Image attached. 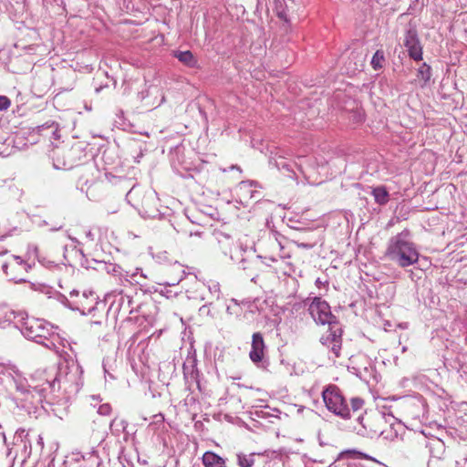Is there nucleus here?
I'll list each match as a JSON object with an SVG mask.
<instances>
[{
    "mask_svg": "<svg viewBox=\"0 0 467 467\" xmlns=\"http://www.w3.org/2000/svg\"><path fill=\"white\" fill-rule=\"evenodd\" d=\"M76 253L79 254V255H80L82 258H84V259H85V254H84V253H83V251H82V250H80V249H77V250H76Z\"/></svg>",
    "mask_w": 467,
    "mask_h": 467,
    "instance_id": "3c124183",
    "label": "nucleus"
},
{
    "mask_svg": "<svg viewBox=\"0 0 467 467\" xmlns=\"http://www.w3.org/2000/svg\"><path fill=\"white\" fill-rule=\"evenodd\" d=\"M342 326L340 324L332 325L328 327L327 332L320 337L319 341L323 346L330 348L336 358H339L342 348Z\"/></svg>",
    "mask_w": 467,
    "mask_h": 467,
    "instance_id": "9d476101",
    "label": "nucleus"
},
{
    "mask_svg": "<svg viewBox=\"0 0 467 467\" xmlns=\"http://www.w3.org/2000/svg\"><path fill=\"white\" fill-rule=\"evenodd\" d=\"M75 150L73 149L57 148L52 150L51 158L53 167L56 170H70L75 167L73 160Z\"/></svg>",
    "mask_w": 467,
    "mask_h": 467,
    "instance_id": "f8f14e48",
    "label": "nucleus"
},
{
    "mask_svg": "<svg viewBox=\"0 0 467 467\" xmlns=\"http://www.w3.org/2000/svg\"><path fill=\"white\" fill-rule=\"evenodd\" d=\"M16 310L7 309L5 311V317L6 318V321H8L9 323H14L15 326L17 327L18 322H16Z\"/></svg>",
    "mask_w": 467,
    "mask_h": 467,
    "instance_id": "72a5a7b5",
    "label": "nucleus"
},
{
    "mask_svg": "<svg viewBox=\"0 0 467 467\" xmlns=\"http://www.w3.org/2000/svg\"><path fill=\"white\" fill-rule=\"evenodd\" d=\"M61 228H62V225H59L58 227H55L52 230L53 231H57V230H60Z\"/></svg>",
    "mask_w": 467,
    "mask_h": 467,
    "instance_id": "6e6d98bb",
    "label": "nucleus"
},
{
    "mask_svg": "<svg viewBox=\"0 0 467 467\" xmlns=\"http://www.w3.org/2000/svg\"><path fill=\"white\" fill-rule=\"evenodd\" d=\"M267 410H262L260 411H256L255 414L258 417H261L263 419H268L270 417H275L278 418V414L281 413V411L278 409H271L269 407H266Z\"/></svg>",
    "mask_w": 467,
    "mask_h": 467,
    "instance_id": "a878e982",
    "label": "nucleus"
},
{
    "mask_svg": "<svg viewBox=\"0 0 467 467\" xmlns=\"http://www.w3.org/2000/svg\"><path fill=\"white\" fill-rule=\"evenodd\" d=\"M116 119H115V122L116 124L120 127L121 129L123 130H126L127 128L130 127V122L126 119L125 116H124V111L122 109H118L117 112H116Z\"/></svg>",
    "mask_w": 467,
    "mask_h": 467,
    "instance_id": "bb28decb",
    "label": "nucleus"
},
{
    "mask_svg": "<svg viewBox=\"0 0 467 467\" xmlns=\"http://www.w3.org/2000/svg\"><path fill=\"white\" fill-rule=\"evenodd\" d=\"M410 59L415 61L422 60V47L416 37V35L410 30Z\"/></svg>",
    "mask_w": 467,
    "mask_h": 467,
    "instance_id": "412c9836",
    "label": "nucleus"
},
{
    "mask_svg": "<svg viewBox=\"0 0 467 467\" xmlns=\"http://www.w3.org/2000/svg\"><path fill=\"white\" fill-rule=\"evenodd\" d=\"M399 398H397L396 396H391V397H389L388 400H397Z\"/></svg>",
    "mask_w": 467,
    "mask_h": 467,
    "instance_id": "864d4df0",
    "label": "nucleus"
},
{
    "mask_svg": "<svg viewBox=\"0 0 467 467\" xmlns=\"http://www.w3.org/2000/svg\"><path fill=\"white\" fill-rule=\"evenodd\" d=\"M174 57L182 62L183 65L195 68L198 67V60L194 57L192 51L186 50V51H175Z\"/></svg>",
    "mask_w": 467,
    "mask_h": 467,
    "instance_id": "6ab92c4d",
    "label": "nucleus"
},
{
    "mask_svg": "<svg viewBox=\"0 0 467 467\" xmlns=\"http://www.w3.org/2000/svg\"><path fill=\"white\" fill-rule=\"evenodd\" d=\"M309 314L314 321L318 325H336L339 324L336 316L331 312L328 303L321 297L316 296L308 306Z\"/></svg>",
    "mask_w": 467,
    "mask_h": 467,
    "instance_id": "423d86ee",
    "label": "nucleus"
},
{
    "mask_svg": "<svg viewBox=\"0 0 467 467\" xmlns=\"http://www.w3.org/2000/svg\"><path fill=\"white\" fill-rule=\"evenodd\" d=\"M386 255L400 266L409 265V232L404 230L389 241Z\"/></svg>",
    "mask_w": 467,
    "mask_h": 467,
    "instance_id": "39448f33",
    "label": "nucleus"
},
{
    "mask_svg": "<svg viewBox=\"0 0 467 467\" xmlns=\"http://www.w3.org/2000/svg\"><path fill=\"white\" fill-rule=\"evenodd\" d=\"M183 374L185 378H191V379L194 380L198 388H200V372L197 368V359L195 358H188L183 364Z\"/></svg>",
    "mask_w": 467,
    "mask_h": 467,
    "instance_id": "dca6fc26",
    "label": "nucleus"
},
{
    "mask_svg": "<svg viewBox=\"0 0 467 467\" xmlns=\"http://www.w3.org/2000/svg\"><path fill=\"white\" fill-rule=\"evenodd\" d=\"M73 302L70 303V309L79 311L82 314L91 313L98 304V296L92 291H84L81 295L78 290L69 293Z\"/></svg>",
    "mask_w": 467,
    "mask_h": 467,
    "instance_id": "6e6552de",
    "label": "nucleus"
},
{
    "mask_svg": "<svg viewBox=\"0 0 467 467\" xmlns=\"http://www.w3.org/2000/svg\"><path fill=\"white\" fill-rule=\"evenodd\" d=\"M406 350H407V347H406V346H403V347L401 348V352H402V353H405V352H406Z\"/></svg>",
    "mask_w": 467,
    "mask_h": 467,
    "instance_id": "5fc2aeb1",
    "label": "nucleus"
},
{
    "mask_svg": "<svg viewBox=\"0 0 467 467\" xmlns=\"http://www.w3.org/2000/svg\"><path fill=\"white\" fill-rule=\"evenodd\" d=\"M231 302L233 303V305L227 306L226 312L229 315L238 316L240 314V306L239 304L237 303V300L233 298Z\"/></svg>",
    "mask_w": 467,
    "mask_h": 467,
    "instance_id": "2f4dec72",
    "label": "nucleus"
},
{
    "mask_svg": "<svg viewBox=\"0 0 467 467\" xmlns=\"http://www.w3.org/2000/svg\"><path fill=\"white\" fill-rule=\"evenodd\" d=\"M11 101L5 96H0V111L5 110L10 107Z\"/></svg>",
    "mask_w": 467,
    "mask_h": 467,
    "instance_id": "58836bf2",
    "label": "nucleus"
},
{
    "mask_svg": "<svg viewBox=\"0 0 467 467\" xmlns=\"http://www.w3.org/2000/svg\"><path fill=\"white\" fill-rule=\"evenodd\" d=\"M208 289L213 297H215L216 299L220 298L221 290L220 285L218 283L213 282L208 285Z\"/></svg>",
    "mask_w": 467,
    "mask_h": 467,
    "instance_id": "473e14b6",
    "label": "nucleus"
},
{
    "mask_svg": "<svg viewBox=\"0 0 467 467\" xmlns=\"http://www.w3.org/2000/svg\"><path fill=\"white\" fill-rule=\"evenodd\" d=\"M202 461L204 467H226L225 460L213 451H205Z\"/></svg>",
    "mask_w": 467,
    "mask_h": 467,
    "instance_id": "f3484780",
    "label": "nucleus"
},
{
    "mask_svg": "<svg viewBox=\"0 0 467 467\" xmlns=\"http://www.w3.org/2000/svg\"><path fill=\"white\" fill-rule=\"evenodd\" d=\"M357 420L365 430L389 441L403 440L407 431V426L404 423L391 413L386 414L384 411L361 413L357 416Z\"/></svg>",
    "mask_w": 467,
    "mask_h": 467,
    "instance_id": "f03ea898",
    "label": "nucleus"
},
{
    "mask_svg": "<svg viewBox=\"0 0 467 467\" xmlns=\"http://www.w3.org/2000/svg\"><path fill=\"white\" fill-rule=\"evenodd\" d=\"M385 63V55L384 51L381 49L377 50L370 61L371 67L375 70H379L383 67V65Z\"/></svg>",
    "mask_w": 467,
    "mask_h": 467,
    "instance_id": "b1692460",
    "label": "nucleus"
},
{
    "mask_svg": "<svg viewBox=\"0 0 467 467\" xmlns=\"http://www.w3.org/2000/svg\"><path fill=\"white\" fill-rule=\"evenodd\" d=\"M346 454H348L350 457L355 459H366L376 462V460L373 457L357 450H348L346 451Z\"/></svg>",
    "mask_w": 467,
    "mask_h": 467,
    "instance_id": "c85d7f7f",
    "label": "nucleus"
},
{
    "mask_svg": "<svg viewBox=\"0 0 467 467\" xmlns=\"http://www.w3.org/2000/svg\"><path fill=\"white\" fill-rule=\"evenodd\" d=\"M111 412V407L109 403L102 404L98 409V413L100 415H109Z\"/></svg>",
    "mask_w": 467,
    "mask_h": 467,
    "instance_id": "4c0bfd02",
    "label": "nucleus"
},
{
    "mask_svg": "<svg viewBox=\"0 0 467 467\" xmlns=\"http://www.w3.org/2000/svg\"><path fill=\"white\" fill-rule=\"evenodd\" d=\"M239 267L243 270H246L247 269V260L246 259H242L240 262H239Z\"/></svg>",
    "mask_w": 467,
    "mask_h": 467,
    "instance_id": "49530a36",
    "label": "nucleus"
},
{
    "mask_svg": "<svg viewBox=\"0 0 467 467\" xmlns=\"http://www.w3.org/2000/svg\"><path fill=\"white\" fill-rule=\"evenodd\" d=\"M57 300L61 302L64 306L70 308V303L73 302V298L69 296V297H67L66 296L62 294L57 295Z\"/></svg>",
    "mask_w": 467,
    "mask_h": 467,
    "instance_id": "ea45409f",
    "label": "nucleus"
},
{
    "mask_svg": "<svg viewBox=\"0 0 467 467\" xmlns=\"http://www.w3.org/2000/svg\"><path fill=\"white\" fill-rule=\"evenodd\" d=\"M154 423H162L164 421V416L161 413L155 414L153 416Z\"/></svg>",
    "mask_w": 467,
    "mask_h": 467,
    "instance_id": "37998d69",
    "label": "nucleus"
},
{
    "mask_svg": "<svg viewBox=\"0 0 467 467\" xmlns=\"http://www.w3.org/2000/svg\"><path fill=\"white\" fill-rule=\"evenodd\" d=\"M33 265L25 261L18 255H12V260L2 265V270L11 281L16 284L26 282L22 277V273H28L32 269Z\"/></svg>",
    "mask_w": 467,
    "mask_h": 467,
    "instance_id": "0eeeda50",
    "label": "nucleus"
},
{
    "mask_svg": "<svg viewBox=\"0 0 467 467\" xmlns=\"http://www.w3.org/2000/svg\"><path fill=\"white\" fill-rule=\"evenodd\" d=\"M410 414L414 420L420 422L428 420V405L424 398L418 393L410 395Z\"/></svg>",
    "mask_w": 467,
    "mask_h": 467,
    "instance_id": "ddd939ff",
    "label": "nucleus"
},
{
    "mask_svg": "<svg viewBox=\"0 0 467 467\" xmlns=\"http://www.w3.org/2000/svg\"><path fill=\"white\" fill-rule=\"evenodd\" d=\"M82 368L77 361L65 360L58 366L38 368L26 379L16 369L3 372L2 382L16 391L15 400L27 413L36 412L49 396L63 389L72 397L83 386Z\"/></svg>",
    "mask_w": 467,
    "mask_h": 467,
    "instance_id": "f257e3e1",
    "label": "nucleus"
},
{
    "mask_svg": "<svg viewBox=\"0 0 467 467\" xmlns=\"http://www.w3.org/2000/svg\"><path fill=\"white\" fill-rule=\"evenodd\" d=\"M128 427L127 420L123 419L114 418L109 424L110 431L113 435L119 436L120 433L125 432Z\"/></svg>",
    "mask_w": 467,
    "mask_h": 467,
    "instance_id": "4be33fe9",
    "label": "nucleus"
},
{
    "mask_svg": "<svg viewBox=\"0 0 467 467\" xmlns=\"http://www.w3.org/2000/svg\"><path fill=\"white\" fill-rule=\"evenodd\" d=\"M87 455L88 456V459L94 457L98 460L99 456H98V451L94 449H92L91 451L88 452Z\"/></svg>",
    "mask_w": 467,
    "mask_h": 467,
    "instance_id": "de8ad7c7",
    "label": "nucleus"
},
{
    "mask_svg": "<svg viewBox=\"0 0 467 467\" xmlns=\"http://www.w3.org/2000/svg\"><path fill=\"white\" fill-rule=\"evenodd\" d=\"M372 195L375 202L380 205L387 203L389 201V193L384 187H377L373 189Z\"/></svg>",
    "mask_w": 467,
    "mask_h": 467,
    "instance_id": "5701e85b",
    "label": "nucleus"
},
{
    "mask_svg": "<svg viewBox=\"0 0 467 467\" xmlns=\"http://www.w3.org/2000/svg\"><path fill=\"white\" fill-rule=\"evenodd\" d=\"M93 263L96 265H91L89 264H85L81 262V265L86 268H93L98 271H105L106 273L119 276L120 280H125L128 282L135 281L136 283H139L138 280L135 279V277L138 275V270L134 273H130L129 271H124L120 265L112 264V263H106L104 261H98V260H92ZM85 262L88 263V260L85 259Z\"/></svg>",
    "mask_w": 467,
    "mask_h": 467,
    "instance_id": "1a4fd4ad",
    "label": "nucleus"
},
{
    "mask_svg": "<svg viewBox=\"0 0 467 467\" xmlns=\"http://www.w3.org/2000/svg\"><path fill=\"white\" fill-rule=\"evenodd\" d=\"M403 45L406 47H409V29L405 30Z\"/></svg>",
    "mask_w": 467,
    "mask_h": 467,
    "instance_id": "a18cd8bd",
    "label": "nucleus"
},
{
    "mask_svg": "<svg viewBox=\"0 0 467 467\" xmlns=\"http://www.w3.org/2000/svg\"><path fill=\"white\" fill-rule=\"evenodd\" d=\"M34 252L36 253L37 252V248L36 247H34Z\"/></svg>",
    "mask_w": 467,
    "mask_h": 467,
    "instance_id": "13d9d810",
    "label": "nucleus"
},
{
    "mask_svg": "<svg viewBox=\"0 0 467 467\" xmlns=\"http://www.w3.org/2000/svg\"><path fill=\"white\" fill-rule=\"evenodd\" d=\"M54 327L44 319L31 317L23 322L21 333L25 337L47 346L46 340L54 334Z\"/></svg>",
    "mask_w": 467,
    "mask_h": 467,
    "instance_id": "7ed1b4c3",
    "label": "nucleus"
},
{
    "mask_svg": "<svg viewBox=\"0 0 467 467\" xmlns=\"http://www.w3.org/2000/svg\"><path fill=\"white\" fill-rule=\"evenodd\" d=\"M183 277L182 276L181 278H179L178 280L174 281V282H171V283H169V282H166V283H163V285H176L180 283V281L182 279Z\"/></svg>",
    "mask_w": 467,
    "mask_h": 467,
    "instance_id": "09e8293b",
    "label": "nucleus"
},
{
    "mask_svg": "<svg viewBox=\"0 0 467 467\" xmlns=\"http://www.w3.org/2000/svg\"><path fill=\"white\" fill-rule=\"evenodd\" d=\"M231 169H237L238 171H241V169H240V167H238V166H232V167H231Z\"/></svg>",
    "mask_w": 467,
    "mask_h": 467,
    "instance_id": "4d7b16f0",
    "label": "nucleus"
},
{
    "mask_svg": "<svg viewBox=\"0 0 467 467\" xmlns=\"http://www.w3.org/2000/svg\"><path fill=\"white\" fill-rule=\"evenodd\" d=\"M7 253V250H5L4 247H0V255L5 254Z\"/></svg>",
    "mask_w": 467,
    "mask_h": 467,
    "instance_id": "603ef678",
    "label": "nucleus"
},
{
    "mask_svg": "<svg viewBox=\"0 0 467 467\" xmlns=\"http://www.w3.org/2000/svg\"><path fill=\"white\" fill-rule=\"evenodd\" d=\"M410 431H413L414 433H421L423 434L424 436H426V432H425V430H415V429H410Z\"/></svg>",
    "mask_w": 467,
    "mask_h": 467,
    "instance_id": "8fccbe9b",
    "label": "nucleus"
},
{
    "mask_svg": "<svg viewBox=\"0 0 467 467\" xmlns=\"http://www.w3.org/2000/svg\"><path fill=\"white\" fill-rule=\"evenodd\" d=\"M282 6V2L281 1H278L276 3V9H277V15L280 18H285V14L284 11H280V7Z\"/></svg>",
    "mask_w": 467,
    "mask_h": 467,
    "instance_id": "c03bdc74",
    "label": "nucleus"
},
{
    "mask_svg": "<svg viewBox=\"0 0 467 467\" xmlns=\"http://www.w3.org/2000/svg\"><path fill=\"white\" fill-rule=\"evenodd\" d=\"M265 351V344L262 333L255 332L252 336L250 359L253 363L258 364L263 361Z\"/></svg>",
    "mask_w": 467,
    "mask_h": 467,
    "instance_id": "2eb2a0df",
    "label": "nucleus"
},
{
    "mask_svg": "<svg viewBox=\"0 0 467 467\" xmlns=\"http://www.w3.org/2000/svg\"><path fill=\"white\" fill-rule=\"evenodd\" d=\"M282 238L283 236L279 233L276 231H271L268 235V242L270 243L274 253L265 256L258 255L257 258L264 260L263 263L266 264L267 265H269V264L266 262V260L272 263H276L278 259L289 258V254L285 252V248L282 244Z\"/></svg>",
    "mask_w": 467,
    "mask_h": 467,
    "instance_id": "9b49d317",
    "label": "nucleus"
},
{
    "mask_svg": "<svg viewBox=\"0 0 467 467\" xmlns=\"http://www.w3.org/2000/svg\"><path fill=\"white\" fill-rule=\"evenodd\" d=\"M363 405H364V400L361 398H358V397L352 398L350 412L351 411L353 413L358 412L363 408Z\"/></svg>",
    "mask_w": 467,
    "mask_h": 467,
    "instance_id": "7c9ffc66",
    "label": "nucleus"
},
{
    "mask_svg": "<svg viewBox=\"0 0 467 467\" xmlns=\"http://www.w3.org/2000/svg\"><path fill=\"white\" fill-rule=\"evenodd\" d=\"M322 398L329 411L344 420L351 418L350 409L337 386L328 385L322 391Z\"/></svg>",
    "mask_w": 467,
    "mask_h": 467,
    "instance_id": "20e7f679",
    "label": "nucleus"
},
{
    "mask_svg": "<svg viewBox=\"0 0 467 467\" xmlns=\"http://www.w3.org/2000/svg\"><path fill=\"white\" fill-rule=\"evenodd\" d=\"M30 287L35 291H39L40 293L48 295L49 297L51 296L52 288L45 284L30 283Z\"/></svg>",
    "mask_w": 467,
    "mask_h": 467,
    "instance_id": "cd10ccee",
    "label": "nucleus"
},
{
    "mask_svg": "<svg viewBox=\"0 0 467 467\" xmlns=\"http://www.w3.org/2000/svg\"><path fill=\"white\" fill-rule=\"evenodd\" d=\"M269 164L275 167L279 171H283L284 173L289 178H294L296 173L292 169L291 163L287 162L283 157L271 158Z\"/></svg>",
    "mask_w": 467,
    "mask_h": 467,
    "instance_id": "a211bd4d",
    "label": "nucleus"
},
{
    "mask_svg": "<svg viewBox=\"0 0 467 467\" xmlns=\"http://www.w3.org/2000/svg\"><path fill=\"white\" fill-rule=\"evenodd\" d=\"M37 128H38L39 131H43L45 129H47V128H55V130L52 131L53 137L56 140L59 138V131L57 130V124L55 121H51L50 123L47 122L41 126H38Z\"/></svg>",
    "mask_w": 467,
    "mask_h": 467,
    "instance_id": "c756f323",
    "label": "nucleus"
},
{
    "mask_svg": "<svg viewBox=\"0 0 467 467\" xmlns=\"http://www.w3.org/2000/svg\"><path fill=\"white\" fill-rule=\"evenodd\" d=\"M410 265H413V264L417 263L418 260H419V254L411 246H410Z\"/></svg>",
    "mask_w": 467,
    "mask_h": 467,
    "instance_id": "a19ab883",
    "label": "nucleus"
},
{
    "mask_svg": "<svg viewBox=\"0 0 467 467\" xmlns=\"http://www.w3.org/2000/svg\"><path fill=\"white\" fill-rule=\"evenodd\" d=\"M119 307H123L124 306V304L125 302L127 303V307H126V310L129 311L130 313H131V310L129 309L130 304H131V299L130 296H123V295H120V297L119 299Z\"/></svg>",
    "mask_w": 467,
    "mask_h": 467,
    "instance_id": "e433bc0d",
    "label": "nucleus"
},
{
    "mask_svg": "<svg viewBox=\"0 0 467 467\" xmlns=\"http://www.w3.org/2000/svg\"><path fill=\"white\" fill-rule=\"evenodd\" d=\"M28 318H30V317L25 312L16 311V322H18L17 328L22 330L23 322L26 321Z\"/></svg>",
    "mask_w": 467,
    "mask_h": 467,
    "instance_id": "f704fd0d",
    "label": "nucleus"
},
{
    "mask_svg": "<svg viewBox=\"0 0 467 467\" xmlns=\"http://www.w3.org/2000/svg\"><path fill=\"white\" fill-rule=\"evenodd\" d=\"M293 243L298 247L303 249H312L316 246L317 242H299L298 240H293Z\"/></svg>",
    "mask_w": 467,
    "mask_h": 467,
    "instance_id": "c9c22d12",
    "label": "nucleus"
},
{
    "mask_svg": "<svg viewBox=\"0 0 467 467\" xmlns=\"http://www.w3.org/2000/svg\"><path fill=\"white\" fill-rule=\"evenodd\" d=\"M258 184L255 181H242L237 187V193L242 203H248L251 200H257L260 192L254 189Z\"/></svg>",
    "mask_w": 467,
    "mask_h": 467,
    "instance_id": "4468645a",
    "label": "nucleus"
},
{
    "mask_svg": "<svg viewBox=\"0 0 467 467\" xmlns=\"http://www.w3.org/2000/svg\"><path fill=\"white\" fill-rule=\"evenodd\" d=\"M199 313H200V315L210 316L211 315V310H210V308H209V306L207 305H203V306H202L200 307Z\"/></svg>",
    "mask_w": 467,
    "mask_h": 467,
    "instance_id": "79ce46f5",
    "label": "nucleus"
},
{
    "mask_svg": "<svg viewBox=\"0 0 467 467\" xmlns=\"http://www.w3.org/2000/svg\"><path fill=\"white\" fill-rule=\"evenodd\" d=\"M237 462L240 467H252L254 463V454H237Z\"/></svg>",
    "mask_w": 467,
    "mask_h": 467,
    "instance_id": "393cba45",
    "label": "nucleus"
},
{
    "mask_svg": "<svg viewBox=\"0 0 467 467\" xmlns=\"http://www.w3.org/2000/svg\"><path fill=\"white\" fill-rule=\"evenodd\" d=\"M431 67L427 63H422L417 69L416 81L420 87H424L431 79Z\"/></svg>",
    "mask_w": 467,
    "mask_h": 467,
    "instance_id": "aec40b11",
    "label": "nucleus"
}]
</instances>
